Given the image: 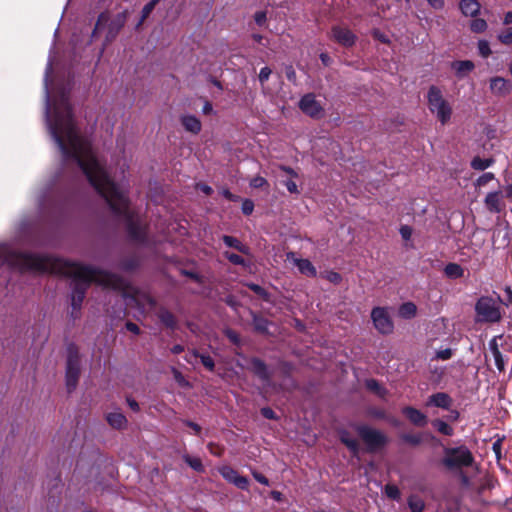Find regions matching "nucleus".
<instances>
[{
    "label": "nucleus",
    "mask_w": 512,
    "mask_h": 512,
    "mask_svg": "<svg viewBox=\"0 0 512 512\" xmlns=\"http://www.w3.org/2000/svg\"><path fill=\"white\" fill-rule=\"evenodd\" d=\"M432 426L442 435L452 436L454 434L453 427L441 419L433 420Z\"/></svg>",
    "instance_id": "obj_29"
},
{
    "label": "nucleus",
    "mask_w": 512,
    "mask_h": 512,
    "mask_svg": "<svg viewBox=\"0 0 512 512\" xmlns=\"http://www.w3.org/2000/svg\"><path fill=\"white\" fill-rule=\"evenodd\" d=\"M221 476L228 482L232 483L237 477L238 472L230 466H223L219 469Z\"/></svg>",
    "instance_id": "obj_35"
},
{
    "label": "nucleus",
    "mask_w": 512,
    "mask_h": 512,
    "mask_svg": "<svg viewBox=\"0 0 512 512\" xmlns=\"http://www.w3.org/2000/svg\"><path fill=\"white\" fill-rule=\"evenodd\" d=\"M159 3V0H151L150 2H148L142 9V12H141V19L139 21V23L137 24V27H139L140 25H142V23L145 21V19L152 13V11L154 10L155 6Z\"/></svg>",
    "instance_id": "obj_36"
},
{
    "label": "nucleus",
    "mask_w": 512,
    "mask_h": 512,
    "mask_svg": "<svg viewBox=\"0 0 512 512\" xmlns=\"http://www.w3.org/2000/svg\"><path fill=\"white\" fill-rule=\"evenodd\" d=\"M286 77L289 81H296V72L291 65L286 67Z\"/></svg>",
    "instance_id": "obj_58"
},
{
    "label": "nucleus",
    "mask_w": 512,
    "mask_h": 512,
    "mask_svg": "<svg viewBox=\"0 0 512 512\" xmlns=\"http://www.w3.org/2000/svg\"><path fill=\"white\" fill-rule=\"evenodd\" d=\"M341 442L352 452L353 455H357L359 453V443L353 438L347 431H343L340 434Z\"/></svg>",
    "instance_id": "obj_22"
},
{
    "label": "nucleus",
    "mask_w": 512,
    "mask_h": 512,
    "mask_svg": "<svg viewBox=\"0 0 512 512\" xmlns=\"http://www.w3.org/2000/svg\"><path fill=\"white\" fill-rule=\"evenodd\" d=\"M266 185H268V182L262 176H256V177L252 178L250 181V186L253 188H262Z\"/></svg>",
    "instance_id": "obj_47"
},
{
    "label": "nucleus",
    "mask_w": 512,
    "mask_h": 512,
    "mask_svg": "<svg viewBox=\"0 0 512 512\" xmlns=\"http://www.w3.org/2000/svg\"><path fill=\"white\" fill-rule=\"evenodd\" d=\"M417 313V307L413 302H405L400 305L398 314L403 319H411L415 317Z\"/></svg>",
    "instance_id": "obj_26"
},
{
    "label": "nucleus",
    "mask_w": 512,
    "mask_h": 512,
    "mask_svg": "<svg viewBox=\"0 0 512 512\" xmlns=\"http://www.w3.org/2000/svg\"><path fill=\"white\" fill-rule=\"evenodd\" d=\"M444 273L448 278L451 279H458L463 277L464 270L463 268L457 264V263H449L444 268Z\"/></svg>",
    "instance_id": "obj_27"
},
{
    "label": "nucleus",
    "mask_w": 512,
    "mask_h": 512,
    "mask_svg": "<svg viewBox=\"0 0 512 512\" xmlns=\"http://www.w3.org/2000/svg\"><path fill=\"white\" fill-rule=\"evenodd\" d=\"M157 315L163 325L171 329L175 328L176 318L169 310L166 308H161Z\"/></svg>",
    "instance_id": "obj_25"
},
{
    "label": "nucleus",
    "mask_w": 512,
    "mask_h": 512,
    "mask_svg": "<svg viewBox=\"0 0 512 512\" xmlns=\"http://www.w3.org/2000/svg\"><path fill=\"white\" fill-rule=\"evenodd\" d=\"M236 487L242 490L248 489L249 481L246 477L238 475V477L232 482Z\"/></svg>",
    "instance_id": "obj_46"
},
{
    "label": "nucleus",
    "mask_w": 512,
    "mask_h": 512,
    "mask_svg": "<svg viewBox=\"0 0 512 512\" xmlns=\"http://www.w3.org/2000/svg\"><path fill=\"white\" fill-rule=\"evenodd\" d=\"M493 163H494V160L492 158H481L479 156H476L471 161V167L474 170L484 171L485 169L492 166Z\"/></svg>",
    "instance_id": "obj_28"
},
{
    "label": "nucleus",
    "mask_w": 512,
    "mask_h": 512,
    "mask_svg": "<svg viewBox=\"0 0 512 512\" xmlns=\"http://www.w3.org/2000/svg\"><path fill=\"white\" fill-rule=\"evenodd\" d=\"M485 204L489 211L499 212L500 211V193L490 192L485 197Z\"/></svg>",
    "instance_id": "obj_24"
},
{
    "label": "nucleus",
    "mask_w": 512,
    "mask_h": 512,
    "mask_svg": "<svg viewBox=\"0 0 512 512\" xmlns=\"http://www.w3.org/2000/svg\"><path fill=\"white\" fill-rule=\"evenodd\" d=\"M182 458L193 470L197 472L204 471V466L200 458L192 457L189 454H184Z\"/></svg>",
    "instance_id": "obj_31"
},
{
    "label": "nucleus",
    "mask_w": 512,
    "mask_h": 512,
    "mask_svg": "<svg viewBox=\"0 0 512 512\" xmlns=\"http://www.w3.org/2000/svg\"><path fill=\"white\" fill-rule=\"evenodd\" d=\"M80 376V358L78 350L74 345L68 347L67 365H66V386L68 392L73 391L78 383Z\"/></svg>",
    "instance_id": "obj_8"
},
{
    "label": "nucleus",
    "mask_w": 512,
    "mask_h": 512,
    "mask_svg": "<svg viewBox=\"0 0 512 512\" xmlns=\"http://www.w3.org/2000/svg\"><path fill=\"white\" fill-rule=\"evenodd\" d=\"M442 465L449 471H462L463 468L471 467L474 464V456L465 445L457 447H445Z\"/></svg>",
    "instance_id": "obj_3"
},
{
    "label": "nucleus",
    "mask_w": 512,
    "mask_h": 512,
    "mask_svg": "<svg viewBox=\"0 0 512 512\" xmlns=\"http://www.w3.org/2000/svg\"><path fill=\"white\" fill-rule=\"evenodd\" d=\"M247 286L249 287L250 290H252L254 293H256L259 296L266 295L265 289L258 284L250 283Z\"/></svg>",
    "instance_id": "obj_52"
},
{
    "label": "nucleus",
    "mask_w": 512,
    "mask_h": 512,
    "mask_svg": "<svg viewBox=\"0 0 512 512\" xmlns=\"http://www.w3.org/2000/svg\"><path fill=\"white\" fill-rule=\"evenodd\" d=\"M261 414L266 419H276L275 412L271 408H269V407L262 408L261 409Z\"/></svg>",
    "instance_id": "obj_55"
},
{
    "label": "nucleus",
    "mask_w": 512,
    "mask_h": 512,
    "mask_svg": "<svg viewBox=\"0 0 512 512\" xmlns=\"http://www.w3.org/2000/svg\"><path fill=\"white\" fill-rule=\"evenodd\" d=\"M223 255L230 263H232L234 265H239V266H243V267L249 266V263L242 256H240L236 253L226 251V252H224Z\"/></svg>",
    "instance_id": "obj_32"
},
{
    "label": "nucleus",
    "mask_w": 512,
    "mask_h": 512,
    "mask_svg": "<svg viewBox=\"0 0 512 512\" xmlns=\"http://www.w3.org/2000/svg\"><path fill=\"white\" fill-rule=\"evenodd\" d=\"M498 40L505 45L512 44V27L507 28L506 30L501 31L498 34Z\"/></svg>",
    "instance_id": "obj_41"
},
{
    "label": "nucleus",
    "mask_w": 512,
    "mask_h": 512,
    "mask_svg": "<svg viewBox=\"0 0 512 512\" xmlns=\"http://www.w3.org/2000/svg\"><path fill=\"white\" fill-rule=\"evenodd\" d=\"M110 426L116 429H122L127 424L126 417L120 412L109 413L106 417Z\"/></svg>",
    "instance_id": "obj_23"
},
{
    "label": "nucleus",
    "mask_w": 512,
    "mask_h": 512,
    "mask_svg": "<svg viewBox=\"0 0 512 512\" xmlns=\"http://www.w3.org/2000/svg\"><path fill=\"white\" fill-rule=\"evenodd\" d=\"M384 492L386 496L393 500H399L400 499V490L396 485L393 484H387L384 488Z\"/></svg>",
    "instance_id": "obj_39"
},
{
    "label": "nucleus",
    "mask_w": 512,
    "mask_h": 512,
    "mask_svg": "<svg viewBox=\"0 0 512 512\" xmlns=\"http://www.w3.org/2000/svg\"><path fill=\"white\" fill-rule=\"evenodd\" d=\"M52 73V60L49 59L44 76L45 119L49 133L58 146L63 161L72 162L86 176L95 190L106 200L111 210L123 219L130 239L146 247L155 245L147 235V227L129 206L126 191L112 181L96 158L91 143L83 138L75 125L68 93L62 91L54 102V115H50L49 79Z\"/></svg>",
    "instance_id": "obj_1"
},
{
    "label": "nucleus",
    "mask_w": 512,
    "mask_h": 512,
    "mask_svg": "<svg viewBox=\"0 0 512 512\" xmlns=\"http://www.w3.org/2000/svg\"><path fill=\"white\" fill-rule=\"evenodd\" d=\"M503 24L504 25L512 24V11H508L505 13L504 19H503Z\"/></svg>",
    "instance_id": "obj_64"
},
{
    "label": "nucleus",
    "mask_w": 512,
    "mask_h": 512,
    "mask_svg": "<svg viewBox=\"0 0 512 512\" xmlns=\"http://www.w3.org/2000/svg\"><path fill=\"white\" fill-rule=\"evenodd\" d=\"M459 8L464 16L475 17L480 11V4L477 0H461Z\"/></svg>",
    "instance_id": "obj_18"
},
{
    "label": "nucleus",
    "mask_w": 512,
    "mask_h": 512,
    "mask_svg": "<svg viewBox=\"0 0 512 512\" xmlns=\"http://www.w3.org/2000/svg\"><path fill=\"white\" fill-rule=\"evenodd\" d=\"M501 447H502V443H501V440H497L493 443L492 445V449L496 455V457L499 459L500 456H501Z\"/></svg>",
    "instance_id": "obj_59"
},
{
    "label": "nucleus",
    "mask_w": 512,
    "mask_h": 512,
    "mask_svg": "<svg viewBox=\"0 0 512 512\" xmlns=\"http://www.w3.org/2000/svg\"><path fill=\"white\" fill-rule=\"evenodd\" d=\"M356 431L370 452L377 451L388 443V438L383 432L368 425H358Z\"/></svg>",
    "instance_id": "obj_7"
},
{
    "label": "nucleus",
    "mask_w": 512,
    "mask_h": 512,
    "mask_svg": "<svg viewBox=\"0 0 512 512\" xmlns=\"http://www.w3.org/2000/svg\"><path fill=\"white\" fill-rule=\"evenodd\" d=\"M181 123L187 131L193 134H198L201 131V122L197 117L193 115L183 116L181 118Z\"/></svg>",
    "instance_id": "obj_21"
},
{
    "label": "nucleus",
    "mask_w": 512,
    "mask_h": 512,
    "mask_svg": "<svg viewBox=\"0 0 512 512\" xmlns=\"http://www.w3.org/2000/svg\"><path fill=\"white\" fill-rule=\"evenodd\" d=\"M286 259L292 262L301 274L312 278L317 276V270L310 260L297 258L294 252H287Z\"/></svg>",
    "instance_id": "obj_12"
},
{
    "label": "nucleus",
    "mask_w": 512,
    "mask_h": 512,
    "mask_svg": "<svg viewBox=\"0 0 512 512\" xmlns=\"http://www.w3.org/2000/svg\"><path fill=\"white\" fill-rule=\"evenodd\" d=\"M272 71L269 67H263L261 68L260 70V73L258 75V78H259V81L261 82V84H264L270 77Z\"/></svg>",
    "instance_id": "obj_48"
},
{
    "label": "nucleus",
    "mask_w": 512,
    "mask_h": 512,
    "mask_svg": "<svg viewBox=\"0 0 512 512\" xmlns=\"http://www.w3.org/2000/svg\"><path fill=\"white\" fill-rule=\"evenodd\" d=\"M250 363L251 370L257 377H259L262 381L270 380V374L267 365L261 359L252 358Z\"/></svg>",
    "instance_id": "obj_17"
},
{
    "label": "nucleus",
    "mask_w": 512,
    "mask_h": 512,
    "mask_svg": "<svg viewBox=\"0 0 512 512\" xmlns=\"http://www.w3.org/2000/svg\"><path fill=\"white\" fill-rule=\"evenodd\" d=\"M490 89L496 95L505 96L512 90V83L502 77L490 79Z\"/></svg>",
    "instance_id": "obj_15"
},
{
    "label": "nucleus",
    "mask_w": 512,
    "mask_h": 512,
    "mask_svg": "<svg viewBox=\"0 0 512 512\" xmlns=\"http://www.w3.org/2000/svg\"><path fill=\"white\" fill-rule=\"evenodd\" d=\"M222 241L227 247L234 248L238 252L244 254V255H251V249L248 245L243 244L238 238L230 236V235H223Z\"/></svg>",
    "instance_id": "obj_16"
},
{
    "label": "nucleus",
    "mask_w": 512,
    "mask_h": 512,
    "mask_svg": "<svg viewBox=\"0 0 512 512\" xmlns=\"http://www.w3.org/2000/svg\"><path fill=\"white\" fill-rule=\"evenodd\" d=\"M253 209H254V204L251 200H245L242 203V212L245 215H250L253 212Z\"/></svg>",
    "instance_id": "obj_50"
},
{
    "label": "nucleus",
    "mask_w": 512,
    "mask_h": 512,
    "mask_svg": "<svg viewBox=\"0 0 512 512\" xmlns=\"http://www.w3.org/2000/svg\"><path fill=\"white\" fill-rule=\"evenodd\" d=\"M196 356L200 358L201 363L206 369H208L209 371L214 370L215 364L211 356L205 354H196Z\"/></svg>",
    "instance_id": "obj_43"
},
{
    "label": "nucleus",
    "mask_w": 512,
    "mask_h": 512,
    "mask_svg": "<svg viewBox=\"0 0 512 512\" xmlns=\"http://www.w3.org/2000/svg\"><path fill=\"white\" fill-rule=\"evenodd\" d=\"M501 298H492L489 296H482L475 304V312L479 322L496 323L502 318L501 315Z\"/></svg>",
    "instance_id": "obj_5"
},
{
    "label": "nucleus",
    "mask_w": 512,
    "mask_h": 512,
    "mask_svg": "<svg viewBox=\"0 0 512 512\" xmlns=\"http://www.w3.org/2000/svg\"><path fill=\"white\" fill-rule=\"evenodd\" d=\"M331 37L334 41L344 47H351L356 42V35L348 28L334 26L331 29Z\"/></svg>",
    "instance_id": "obj_11"
},
{
    "label": "nucleus",
    "mask_w": 512,
    "mask_h": 512,
    "mask_svg": "<svg viewBox=\"0 0 512 512\" xmlns=\"http://www.w3.org/2000/svg\"><path fill=\"white\" fill-rule=\"evenodd\" d=\"M489 349L493 355L495 366L499 371H504L505 369V360L503 358L502 353L499 351L497 344V337H494L489 341Z\"/></svg>",
    "instance_id": "obj_19"
},
{
    "label": "nucleus",
    "mask_w": 512,
    "mask_h": 512,
    "mask_svg": "<svg viewBox=\"0 0 512 512\" xmlns=\"http://www.w3.org/2000/svg\"><path fill=\"white\" fill-rule=\"evenodd\" d=\"M299 107L303 113L312 118H320L323 115L322 106L311 93L306 94L301 98Z\"/></svg>",
    "instance_id": "obj_10"
},
{
    "label": "nucleus",
    "mask_w": 512,
    "mask_h": 512,
    "mask_svg": "<svg viewBox=\"0 0 512 512\" xmlns=\"http://www.w3.org/2000/svg\"><path fill=\"white\" fill-rule=\"evenodd\" d=\"M341 279V275L337 272H330L328 274V280L331 281L332 283L338 284L340 283Z\"/></svg>",
    "instance_id": "obj_60"
},
{
    "label": "nucleus",
    "mask_w": 512,
    "mask_h": 512,
    "mask_svg": "<svg viewBox=\"0 0 512 512\" xmlns=\"http://www.w3.org/2000/svg\"><path fill=\"white\" fill-rule=\"evenodd\" d=\"M495 178L494 174L491 172H486L482 174L477 180L475 185L478 187H482L487 185L490 181H492Z\"/></svg>",
    "instance_id": "obj_44"
},
{
    "label": "nucleus",
    "mask_w": 512,
    "mask_h": 512,
    "mask_svg": "<svg viewBox=\"0 0 512 512\" xmlns=\"http://www.w3.org/2000/svg\"><path fill=\"white\" fill-rule=\"evenodd\" d=\"M453 399L445 392H437L430 395L426 401L427 407H438L444 410H450Z\"/></svg>",
    "instance_id": "obj_13"
},
{
    "label": "nucleus",
    "mask_w": 512,
    "mask_h": 512,
    "mask_svg": "<svg viewBox=\"0 0 512 512\" xmlns=\"http://www.w3.org/2000/svg\"><path fill=\"white\" fill-rule=\"evenodd\" d=\"M428 4L435 10H441L443 9L445 5L444 0H426Z\"/></svg>",
    "instance_id": "obj_56"
},
{
    "label": "nucleus",
    "mask_w": 512,
    "mask_h": 512,
    "mask_svg": "<svg viewBox=\"0 0 512 512\" xmlns=\"http://www.w3.org/2000/svg\"><path fill=\"white\" fill-rule=\"evenodd\" d=\"M197 189L206 195H210L213 192V189L209 185L203 183L197 184Z\"/></svg>",
    "instance_id": "obj_61"
},
{
    "label": "nucleus",
    "mask_w": 512,
    "mask_h": 512,
    "mask_svg": "<svg viewBox=\"0 0 512 512\" xmlns=\"http://www.w3.org/2000/svg\"><path fill=\"white\" fill-rule=\"evenodd\" d=\"M284 185L286 186L287 190L290 193H298L299 192L297 184L292 180L285 181Z\"/></svg>",
    "instance_id": "obj_57"
},
{
    "label": "nucleus",
    "mask_w": 512,
    "mask_h": 512,
    "mask_svg": "<svg viewBox=\"0 0 512 512\" xmlns=\"http://www.w3.org/2000/svg\"><path fill=\"white\" fill-rule=\"evenodd\" d=\"M127 19V12L118 13L113 19H110L108 12H102L97 19L95 28L92 32V37H95L96 34L107 25V33L105 37V44L112 42L120 32V30L125 25Z\"/></svg>",
    "instance_id": "obj_6"
},
{
    "label": "nucleus",
    "mask_w": 512,
    "mask_h": 512,
    "mask_svg": "<svg viewBox=\"0 0 512 512\" xmlns=\"http://www.w3.org/2000/svg\"><path fill=\"white\" fill-rule=\"evenodd\" d=\"M125 326L128 331H130L134 334H139V332H140L138 325L133 322H127Z\"/></svg>",
    "instance_id": "obj_62"
},
{
    "label": "nucleus",
    "mask_w": 512,
    "mask_h": 512,
    "mask_svg": "<svg viewBox=\"0 0 512 512\" xmlns=\"http://www.w3.org/2000/svg\"><path fill=\"white\" fill-rule=\"evenodd\" d=\"M139 265V260L137 258H128L121 262V269L124 271H131L137 268Z\"/></svg>",
    "instance_id": "obj_40"
},
{
    "label": "nucleus",
    "mask_w": 512,
    "mask_h": 512,
    "mask_svg": "<svg viewBox=\"0 0 512 512\" xmlns=\"http://www.w3.org/2000/svg\"><path fill=\"white\" fill-rule=\"evenodd\" d=\"M366 387L375 392L380 397H385L387 391L383 388L380 383L375 379H369L366 381Z\"/></svg>",
    "instance_id": "obj_34"
},
{
    "label": "nucleus",
    "mask_w": 512,
    "mask_h": 512,
    "mask_svg": "<svg viewBox=\"0 0 512 512\" xmlns=\"http://www.w3.org/2000/svg\"><path fill=\"white\" fill-rule=\"evenodd\" d=\"M270 496L276 502H281L283 500V494L280 491L273 490L270 492Z\"/></svg>",
    "instance_id": "obj_63"
},
{
    "label": "nucleus",
    "mask_w": 512,
    "mask_h": 512,
    "mask_svg": "<svg viewBox=\"0 0 512 512\" xmlns=\"http://www.w3.org/2000/svg\"><path fill=\"white\" fill-rule=\"evenodd\" d=\"M225 335H226V336L228 337V339H229L232 343H234V344H238V343H239V341H240V340H239V336H238V334H237L235 331L231 330V329H227V330L225 331Z\"/></svg>",
    "instance_id": "obj_53"
},
{
    "label": "nucleus",
    "mask_w": 512,
    "mask_h": 512,
    "mask_svg": "<svg viewBox=\"0 0 512 512\" xmlns=\"http://www.w3.org/2000/svg\"><path fill=\"white\" fill-rule=\"evenodd\" d=\"M470 28L475 33H481L487 29V23L484 19L475 18L471 21Z\"/></svg>",
    "instance_id": "obj_38"
},
{
    "label": "nucleus",
    "mask_w": 512,
    "mask_h": 512,
    "mask_svg": "<svg viewBox=\"0 0 512 512\" xmlns=\"http://www.w3.org/2000/svg\"><path fill=\"white\" fill-rule=\"evenodd\" d=\"M427 106L442 125H446L451 120L452 106L443 96L441 89L435 85H431L428 89Z\"/></svg>",
    "instance_id": "obj_4"
},
{
    "label": "nucleus",
    "mask_w": 512,
    "mask_h": 512,
    "mask_svg": "<svg viewBox=\"0 0 512 512\" xmlns=\"http://www.w3.org/2000/svg\"><path fill=\"white\" fill-rule=\"evenodd\" d=\"M400 235L404 240H409L412 236V228L408 225L401 226Z\"/></svg>",
    "instance_id": "obj_49"
},
{
    "label": "nucleus",
    "mask_w": 512,
    "mask_h": 512,
    "mask_svg": "<svg viewBox=\"0 0 512 512\" xmlns=\"http://www.w3.org/2000/svg\"><path fill=\"white\" fill-rule=\"evenodd\" d=\"M4 265L21 272H59L72 278L71 306L73 318L78 317L86 291L92 282L114 290H122L126 286L125 280L117 274L49 255L18 252L8 245L0 246V266Z\"/></svg>",
    "instance_id": "obj_2"
},
{
    "label": "nucleus",
    "mask_w": 512,
    "mask_h": 512,
    "mask_svg": "<svg viewBox=\"0 0 512 512\" xmlns=\"http://www.w3.org/2000/svg\"><path fill=\"white\" fill-rule=\"evenodd\" d=\"M402 413L413 425L417 427H424L428 423L427 416L412 406L404 407L402 409Z\"/></svg>",
    "instance_id": "obj_14"
},
{
    "label": "nucleus",
    "mask_w": 512,
    "mask_h": 512,
    "mask_svg": "<svg viewBox=\"0 0 512 512\" xmlns=\"http://www.w3.org/2000/svg\"><path fill=\"white\" fill-rule=\"evenodd\" d=\"M474 63L470 60L454 61L451 68L455 71L459 78L464 77L474 69Z\"/></svg>",
    "instance_id": "obj_20"
},
{
    "label": "nucleus",
    "mask_w": 512,
    "mask_h": 512,
    "mask_svg": "<svg viewBox=\"0 0 512 512\" xmlns=\"http://www.w3.org/2000/svg\"><path fill=\"white\" fill-rule=\"evenodd\" d=\"M371 318L375 328L381 334H390L393 332L394 325L386 308L375 307L371 312Z\"/></svg>",
    "instance_id": "obj_9"
},
{
    "label": "nucleus",
    "mask_w": 512,
    "mask_h": 512,
    "mask_svg": "<svg viewBox=\"0 0 512 512\" xmlns=\"http://www.w3.org/2000/svg\"><path fill=\"white\" fill-rule=\"evenodd\" d=\"M478 51L483 58H487L491 54L489 42L486 40H480L478 42Z\"/></svg>",
    "instance_id": "obj_42"
},
{
    "label": "nucleus",
    "mask_w": 512,
    "mask_h": 512,
    "mask_svg": "<svg viewBox=\"0 0 512 512\" xmlns=\"http://www.w3.org/2000/svg\"><path fill=\"white\" fill-rule=\"evenodd\" d=\"M254 19L257 25L262 26L266 22V13L264 11L256 12Z\"/></svg>",
    "instance_id": "obj_54"
},
{
    "label": "nucleus",
    "mask_w": 512,
    "mask_h": 512,
    "mask_svg": "<svg viewBox=\"0 0 512 512\" xmlns=\"http://www.w3.org/2000/svg\"><path fill=\"white\" fill-rule=\"evenodd\" d=\"M253 326L256 331L266 333L268 331L269 321L261 316H253Z\"/></svg>",
    "instance_id": "obj_33"
},
{
    "label": "nucleus",
    "mask_w": 512,
    "mask_h": 512,
    "mask_svg": "<svg viewBox=\"0 0 512 512\" xmlns=\"http://www.w3.org/2000/svg\"><path fill=\"white\" fill-rule=\"evenodd\" d=\"M401 439L412 446H418L422 442V436L420 433L416 434H410V433H404L401 435Z\"/></svg>",
    "instance_id": "obj_37"
},
{
    "label": "nucleus",
    "mask_w": 512,
    "mask_h": 512,
    "mask_svg": "<svg viewBox=\"0 0 512 512\" xmlns=\"http://www.w3.org/2000/svg\"><path fill=\"white\" fill-rule=\"evenodd\" d=\"M408 506L411 512H423L425 504L419 496L411 495L408 498Z\"/></svg>",
    "instance_id": "obj_30"
},
{
    "label": "nucleus",
    "mask_w": 512,
    "mask_h": 512,
    "mask_svg": "<svg viewBox=\"0 0 512 512\" xmlns=\"http://www.w3.org/2000/svg\"><path fill=\"white\" fill-rule=\"evenodd\" d=\"M252 475L257 482H259L263 485H266V486L270 485L268 478L266 476H264L263 474H261L257 471H254V472H252Z\"/></svg>",
    "instance_id": "obj_51"
},
{
    "label": "nucleus",
    "mask_w": 512,
    "mask_h": 512,
    "mask_svg": "<svg viewBox=\"0 0 512 512\" xmlns=\"http://www.w3.org/2000/svg\"><path fill=\"white\" fill-rule=\"evenodd\" d=\"M452 356H453L452 349L446 348V349L438 350L436 352L435 358L438 360L445 361V360H449Z\"/></svg>",
    "instance_id": "obj_45"
}]
</instances>
